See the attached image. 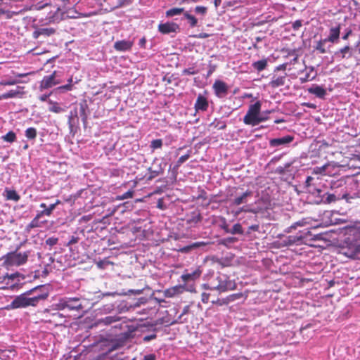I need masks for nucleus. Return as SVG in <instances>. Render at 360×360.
I'll return each mask as SVG.
<instances>
[{
  "mask_svg": "<svg viewBox=\"0 0 360 360\" xmlns=\"http://www.w3.org/2000/svg\"><path fill=\"white\" fill-rule=\"evenodd\" d=\"M44 289V286L39 285L15 297L7 309H14L37 306L39 301L46 300L49 295L48 290Z\"/></svg>",
  "mask_w": 360,
  "mask_h": 360,
  "instance_id": "f257e3e1",
  "label": "nucleus"
},
{
  "mask_svg": "<svg viewBox=\"0 0 360 360\" xmlns=\"http://www.w3.org/2000/svg\"><path fill=\"white\" fill-rule=\"evenodd\" d=\"M340 252L347 257H358L360 254V229H350L348 230Z\"/></svg>",
  "mask_w": 360,
  "mask_h": 360,
  "instance_id": "f03ea898",
  "label": "nucleus"
},
{
  "mask_svg": "<svg viewBox=\"0 0 360 360\" xmlns=\"http://www.w3.org/2000/svg\"><path fill=\"white\" fill-rule=\"evenodd\" d=\"M261 108L262 103L259 101L250 105L243 120L244 124L254 127L267 120L269 119L267 115L270 113L271 111L267 110L262 113Z\"/></svg>",
  "mask_w": 360,
  "mask_h": 360,
  "instance_id": "7ed1b4c3",
  "label": "nucleus"
},
{
  "mask_svg": "<svg viewBox=\"0 0 360 360\" xmlns=\"http://www.w3.org/2000/svg\"><path fill=\"white\" fill-rule=\"evenodd\" d=\"M203 288L205 290H217L219 292H224L228 290H233L236 288V284L231 281L225 274H219L213 278L210 284H204Z\"/></svg>",
  "mask_w": 360,
  "mask_h": 360,
  "instance_id": "20e7f679",
  "label": "nucleus"
},
{
  "mask_svg": "<svg viewBox=\"0 0 360 360\" xmlns=\"http://www.w3.org/2000/svg\"><path fill=\"white\" fill-rule=\"evenodd\" d=\"M29 257V252H12L5 256L4 264L7 266H20L25 264Z\"/></svg>",
  "mask_w": 360,
  "mask_h": 360,
  "instance_id": "39448f33",
  "label": "nucleus"
},
{
  "mask_svg": "<svg viewBox=\"0 0 360 360\" xmlns=\"http://www.w3.org/2000/svg\"><path fill=\"white\" fill-rule=\"evenodd\" d=\"M60 83V80L57 79V72L54 71L51 75L44 77L40 82L39 89L41 91L53 87Z\"/></svg>",
  "mask_w": 360,
  "mask_h": 360,
  "instance_id": "423d86ee",
  "label": "nucleus"
},
{
  "mask_svg": "<svg viewBox=\"0 0 360 360\" xmlns=\"http://www.w3.org/2000/svg\"><path fill=\"white\" fill-rule=\"evenodd\" d=\"M79 298L77 297H70L60 299L58 303L56 304L58 309H64L68 308L70 310H79L82 309V304L70 305V302H78Z\"/></svg>",
  "mask_w": 360,
  "mask_h": 360,
  "instance_id": "0eeeda50",
  "label": "nucleus"
},
{
  "mask_svg": "<svg viewBox=\"0 0 360 360\" xmlns=\"http://www.w3.org/2000/svg\"><path fill=\"white\" fill-rule=\"evenodd\" d=\"M213 89L214 90L215 94L219 98L224 97L228 91L227 84L221 80H216L214 82L213 84Z\"/></svg>",
  "mask_w": 360,
  "mask_h": 360,
  "instance_id": "6e6552de",
  "label": "nucleus"
},
{
  "mask_svg": "<svg viewBox=\"0 0 360 360\" xmlns=\"http://www.w3.org/2000/svg\"><path fill=\"white\" fill-rule=\"evenodd\" d=\"M293 139V136L288 135L283 137L271 139L269 141V145L271 147H278L280 146L288 145L291 143Z\"/></svg>",
  "mask_w": 360,
  "mask_h": 360,
  "instance_id": "1a4fd4ad",
  "label": "nucleus"
},
{
  "mask_svg": "<svg viewBox=\"0 0 360 360\" xmlns=\"http://www.w3.org/2000/svg\"><path fill=\"white\" fill-rule=\"evenodd\" d=\"M134 42L129 40L117 41L114 44V48L119 51H126L131 49Z\"/></svg>",
  "mask_w": 360,
  "mask_h": 360,
  "instance_id": "9d476101",
  "label": "nucleus"
},
{
  "mask_svg": "<svg viewBox=\"0 0 360 360\" xmlns=\"http://www.w3.org/2000/svg\"><path fill=\"white\" fill-rule=\"evenodd\" d=\"M178 28L179 26L176 24L169 22L160 24L158 26L159 31L162 34L175 32Z\"/></svg>",
  "mask_w": 360,
  "mask_h": 360,
  "instance_id": "9b49d317",
  "label": "nucleus"
},
{
  "mask_svg": "<svg viewBox=\"0 0 360 360\" xmlns=\"http://www.w3.org/2000/svg\"><path fill=\"white\" fill-rule=\"evenodd\" d=\"M22 89L23 87L18 86L16 89H12L6 93L0 94V100H5L21 96L23 94V92L20 90Z\"/></svg>",
  "mask_w": 360,
  "mask_h": 360,
  "instance_id": "f8f14e48",
  "label": "nucleus"
},
{
  "mask_svg": "<svg viewBox=\"0 0 360 360\" xmlns=\"http://www.w3.org/2000/svg\"><path fill=\"white\" fill-rule=\"evenodd\" d=\"M184 290L185 285H179L166 290L165 295L167 297H173L177 295L181 294Z\"/></svg>",
  "mask_w": 360,
  "mask_h": 360,
  "instance_id": "ddd939ff",
  "label": "nucleus"
},
{
  "mask_svg": "<svg viewBox=\"0 0 360 360\" xmlns=\"http://www.w3.org/2000/svg\"><path fill=\"white\" fill-rule=\"evenodd\" d=\"M55 29L52 27L39 28L33 32V37L38 39L41 36L49 37L55 33Z\"/></svg>",
  "mask_w": 360,
  "mask_h": 360,
  "instance_id": "4468645a",
  "label": "nucleus"
},
{
  "mask_svg": "<svg viewBox=\"0 0 360 360\" xmlns=\"http://www.w3.org/2000/svg\"><path fill=\"white\" fill-rule=\"evenodd\" d=\"M3 195L6 200H13L18 202L20 199V195L15 191L6 188L3 193Z\"/></svg>",
  "mask_w": 360,
  "mask_h": 360,
  "instance_id": "2eb2a0df",
  "label": "nucleus"
},
{
  "mask_svg": "<svg viewBox=\"0 0 360 360\" xmlns=\"http://www.w3.org/2000/svg\"><path fill=\"white\" fill-rule=\"evenodd\" d=\"M309 93L316 95L319 98H323L326 91L322 86L314 84L308 89Z\"/></svg>",
  "mask_w": 360,
  "mask_h": 360,
  "instance_id": "dca6fc26",
  "label": "nucleus"
},
{
  "mask_svg": "<svg viewBox=\"0 0 360 360\" xmlns=\"http://www.w3.org/2000/svg\"><path fill=\"white\" fill-rule=\"evenodd\" d=\"M208 107V103L204 96L199 95L195 104V108L197 111H205Z\"/></svg>",
  "mask_w": 360,
  "mask_h": 360,
  "instance_id": "f3484780",
  "label": "nucleus"
},
{
  "mask_svg": "<svg viewBox=\"0 0 360 360\" xmlns=\"http://www.w3.org/2000/svg\"><path fill=\"white\" fill-rule=\"evenodd\" d=\"M286 75L284 76H276L274 75L271 82H269V86L272 88H277L281 86H283L285 82Z\"/></svg>",
  "mask_w": 360,
  "mask_h": 360,
  "instance_id": "a211bd4d",
  "label": "nucleus"
},
{
  "mask_svg": "<svg viewBox=\"0 0 360 360\" xmlns=\"http://www.w3.org/2000/svg\"><path fill=\"white\" fill-rule=\"evenodd\" d=\"M201 275V271L198 269L193 271L192 273L184 274L181 275V278L184 282H187L189 281H194L198 278Z\"/></svg>",
  "mask_w": 360,
  "mask_h": 360,
  "instance_id": "6ab92c4d",
  "label": "nucleus"
},
{
  "mask_svg": "<svg viewBox=\"0 0 360 360\" xmlns=\"http://www.w3.org/2000/svg\"><path fill=\"white\" fill-rule=\"evenodd\" d=\"M305 70L307 71V73L304 77L300 78L302 84L314 79L317 75L316 73L312 74L314 72V68L312 66L306 68Z\"/></svg>",
  "mask_w": 360,
  "mask_h": 360,
  "instance_id": "aec40b11",
  "label": "nucleus"
},
{
  "mask_svg": "<svg viewBox=\"0 0 360 360\" xmlns=\"http://www.w3.org/2000/svg\"><path fill=\"white\" fill-rule=\"evenodd\" d=\"M252 193L250 191H246L243 193L240 196L236 197L233 203L235 205H239L240 204L246 203L248 201V198L250 196Z\"/></svg>",
  "mask_w": 360,
  "mask_h": 360,
  "instance_id": "412c9836",
  "label": "nucleus"
},
{
  "mask_svg": "<svg viewBox=\"0 0 360 360\" xmlns=\"http://www.w3.org/2000/svg\"><path fill=\"white\" fill-rule=\"evenodd\" d=\"M340 36V28L339 27H332L330 30V34L328 36V38L326 39L327 41H330L332 43H334Z\"/></svg>",
  "mask_w": 360,
  "mask_h": 360,
  "instance_id": "4be33fe9",
  "label": "nucleus"
},
{
  "mask_svg": "<svg viewBox=\"0 0 360 360\" xmlns=\"http://www.w3.org/2000/svg\"><path fill=\"white\" fill-rule=\"evenodd\" d=\"M304 236H290L287 238L286 240H285V244L286 245H291L295 243H298L302 241Z\"/></svg>",
  "mask_w": 360,
  "mask_h": 360,
  "instance_id": "5701e85b",
  "label": "nucleus"
},
{
  "mask_svg": "<svg viewBox=\"0 0 360 360\" xmlns=\"http://www.w3.org/2000/svg\"><path fill=\"white\" fill-rule=\"evenodd\" d=\"M326 167H327V172H330V174H326V176H332L335 175L338 173V165L335 162H328L326 164Z\"/></svg>",
  "mask_w": 360,
  "mask_h": 360,
  "instance_id": "b1692460",
  "label": "nucleus"
},
{
  "mask_svg": "<svg viewBox=\"0 0 360 360\" xmlns=\"http://www.w3.org/2000/svg\"><path fill=\"white\" fill-rule=\"evenodd\" d=\"M266 65H267V60L266 59L258 60V61H256L252 63L253 68L259 72L264 70L266 68Z\"/></svg>",
  "mask_w": 360,
  "mask_h": 360,
  "instance_id": "393cba45",
  "label": "nucleus"
},
{
  "mask_svg": "<svg viewBox=\"0 0 360 360\" xmlns=\"http://www.w3.org/2000/svg\"><path fill=\"white\" fill-rule=\"evenodd\" d=\"M349 54L351 56V48L349 46H346L342 49H340L338 51L335 52V55L341 58H345L346 57V54Z\"/></svg>",
  "mask_w": 360,
  "mask_h": 360,
  "instance_id": "a878e982",
  "label": "nucleus"
},
{
  "mask_svg": "<svg viewBox=\"0 0 360 360\" xmlns=\"http://www.w3.org/2000/svg\"><path fill=\"white\" fill-rule=\"evenodd\" d=\"M43 215L41 214V212L38 213L36 217L31 221V222L28 224L27 226V228L28 229H33V228H36V227H40L41 226V224H40V222H39V219L42 217Z\"/></svg>",
  "mask_w": 360,
  "mask_h": 360,
  "instance_id": "bb28decb",
  "label": "nucleus"
},
{
  "mask_svg": "<svg viewBox=\"0 0 360 360\" xmlns=\"http://www.w3.org/2000/svg\"><path fill=\"white\" fill-rule=\"evenodd\" d=\"M308 224V221L306 219H302L300 221H297L292 224L288 230V232H290L292 229H296L297 227L304 226Z\"/></svg>",
  "mask_w": 360,
  "mask_h": 360,
  "instance_id": "cd10ccee",
  "label": "nucleus"
},
{
  "mask_svg": "<svg viewBox=\"0 0 360 360\" xmlns=\"http://www.w3.org/2000/svg\"><path fill=\"white\" fill-rule=\"evenodd\" d=\"M72 81V79L70 78L68 80L69 83L68 84L60 86L56 88L54 91L56 92H59V93H63L66 91H70L72 89V85L71 84Z\"/></svg>",
  "mask_w": 360,
  "mask_h": 360,
  "instance_id": "c85d7f7f",
  "label": "nucleus"
},
{
  "mask_svg": "<svg viewBox=\"0 0 360 360\" xmlns=\"http://www.w3.org/2000/svg\"><path fill=\"white\" fill-rule=\"evenodd\" d=\"M326 169H327V167H326V165L321 166V167H316L312 170L313 174H321L326 176V174H330L328 171L326 172Z\"/></svg>",
  "mask_w": 360,
  "mask_h": 360,
  "instance_id": "c756f323",
  "label": "nucleus"
},
{
  "mask_svg": "<svg viewBox=\"0 0 360 360\" xmlns=\"http://www.w3.org/2000/svg\"><path fill=\"white\" fill-rule=\"evenodd\" d=\"M184 9L183 8H174L168 10L166 12V15L168 17H171V16L181 14V13L184 12Z\"/></svg>",
  "mask_w": 360,
  "mask_h": 360,
  "instance_id": "7c9ffc66",
  "label": "nucleus"
},
{
  "mask_svg": "<svg viewBox=\"0 0 360 360\" xmlns=\"http://www.w3.org/2000/svg\"><path fill=\"white\" fill-rule=\"evenodd\" d=\"M25 136L29 139H34L37 136V130L34 127H30L25 131Z\"/></svg>",
  "mask_w": 360,
  "mask_h": 360,
  "instance_id": "2f4dec72",
  "label": "nucleus"
},
{
  "mask_svg": "<svg viewBox=\"0 0 360 360\" xmlns=\"http://www.w3.org/2000/svg\"><path fill=\"white\" fill-rule=\"evenodd\" d=\"M184 16L189 21L191 27H193L197 25L198 20L195 16L190 15L188 12L184 13Z\"/></svg>",
  "mask_w": 360,
  "mask_h": 360,
  "instance_id": "473e14b6",
  "label": "nucleus"
},
{
  "mask_svg": "<svg viewBox=\"0 0 360 360\" xmlns=\"http://www.w3.org/2000/svg\"><path fill=\"white\" fill-rule=\"evenodd\" d=\"M2 139L5 141H7V142H9V143H13V141H15V140L16 139V135H15V134L13 131H9L6 135H4L2 137Z\"/></svg>",
  "mask_w": 360,
  "mask_h": 360,
  "instance_id": "72a5a7b5",
  "label": "nucleus"
},
{
  "mask_svg": "<svg viewBox=\"0 0 360 360\" xmlns=\"http://www.w3.org/2000/svg\"><path fill=\"white\" fill-rule=\"evenodd\" d=\"M51 105L49 108V110L56 113H60L63 111V108H60L58 103H53L51 101H49Z\"/></svg>",
  "mask_w": 360,
  "mask_h": 360,
  "instance_id": "f704fd0d",
  "label": "nucleus"
},
{
  "mask_svg": "<svg viewBox=\"0 0 360 360\" xmlns=\"http://www.w3.org/2000/svg\"><path fill=\"white\" fill-rule=\"evenodd\" d=\"M326 41V39L317 41L316 49L318 50L321 53H325L326 52V50L324 48V44Z\"/></svg>",
  "mask_w": 360,
  "mask_h": 360,
  "instance_id": "c9c22d12",
  "label": "nucleus"
},
{
  "mask_svg": "<svg viewBox=\"0 0 360 360\" xmlns=\"http://www.w3.org/2000/svg\"><path fill=\"white\" fill-rule=\"evenodd\" d=\"M231 234H242L243 233L242 226L240 224H236L229 231Z\"/></svg>",
  "mask_w": 360,
  "mask_h": 360,
  "instance_id": "e433bc0d",
  "label": "nucleus"
},
{
  "mask_svg": "<svg viewBox=\"0 0 360 360\" xmlns=\"http://www.w3.org/2000/svg\"><path fill=\"white\" fill-rule=\"evenodd\" d=\"M19 82H20V81L18 79H8V80L4 79V80L0 81V85L11 86V85H14V84H18Z\"/></svg>",
  "mask_w": 360,
  "mask_h": 360,
  "instance_id": "4c0bfd02",
  "label": "nucleus"
},
{
  "mask_svg": "<svg viewBox=\"0 0 360 360\" xmlns=\"http://www.w3.org/2000/svg\"><path fill=\"white\" fill-rule=\"evenodd\" d=\"M55 205L51 204L48 207H46L44 210L41 212V214L50 216L52 212L55 210Z\"/></svg>",
  "mask_w": 360,
  "mask_h": 360,
  "instance_id": "58836bf2",
  "label": "nucleus"
},
{
  "mask_svg": "<svg viewBox=\"0 0 360 360\" xmlns=\"http://www.w3.org/2000/svg\"><path fill=\"white\" fill-rule=\"evenodd\" d=\"M162 146V141L161 139H155L152 141L150 147L155 150L157 148H160Z\"/></svg>",
  "mask_w": 360,
  "mask_h": 360,
  "instance_id": "ea45409f",
  "label": "nucleus"
},
{
  "mask_svg": "<svg viewBox=\"0 0 360 360\" xmlns=\"http://www.w3.org/2000/svg\"><path fill=\"white\" fill-rule=\"evenodd\" d=\"M118 319H117L115 316H106L103 319H102L101 322H103L105 325L111 324L112 323H114L117 321Z\"/></svg>",
  "mask_w": 360,
  "mask_h": 360,
  "instance_id": "a19ab883",
  "label": "nucleus"
},
{
  "mask_svg": "<svg viewBox=\"0 0 360 360\" xmlns=\"http://www.w3.org/2000/svg\"><path fill=\"white\" fill-rule=\"evenodd\" d=\"M132 197H133V191H128L127 192L123 193L122 195H118L117 197V199L120 200H124V199L131 198Z\"/></svg>",
  "mask_w": 360,
  "mask_h": 360,
  "instance_id": "79ce46f5",
  "label": "nucleus"
},
{
  "mask_svg": "<svg viewBox=\"0 0 360 360\" xmlns=\"http://www.w3.org/2000/svg\"><path fill=\"white\" fill-rule=\"evenodd\" d=\"M207 8L205 6H198L195 8V12L198 14L205 15Z\"/></svg>",
  "mask_w": 360,
  "mask_h": 360,
  "instance_id": "37998d69",
  "label": "nucleus"
},
{
  "mask_svg": "<svg viewBox=\"0 0 360 360\" xmlns=\"http://www.w3.org/2000/svg\"><path fill=\"white\" fill-rule=\"evenodd\" d=\"M190 158V153L181 156L177 160V166H180L181 164L185 162Z\"/></svg>",
  "mask_w": 360,
  "mask_h": 360,
  "instance_id": "c03bdc74",
  "label": "nucleus"
},
{
  "mask_svg": "<svg viewBox=\"0 0 360 360\" xmlns=\"http://www.w3.org/2000/svg\"><path fill=\"white\" fill-rule=\"evenodd\" d=\"M20 276V274L19 273H15V274H6L3 278L5 280L6 278H8V279H10V280H15V278H18Z\"/></svg>",
  "mask_w": 360,
  "mask_h": 360,
  "instance_id": "a18cd8bd",
  "label": "nucleus"
},
{
  "mask_svg": "<svg viewBox=\"0 0 360 360\" xmlns=\"http://www.w3.org/2000/svg\"><path fill=\"white\" fill-rule=\"evenodd\" d=\"M58 243V238H53V237H51V238H49L46 240V243L50 246H53L55 245L56 243Z\"/></svg>",
  "mask_w": 360,
  "mask_h": 360,
  "instance_id": "49530a36",
  "label": "nucleus"
},
{
  "mask_svg": "<svg viewBox=\"0 0 360 360\" xmlns=\"http://www.w3.org/2000/svg\"><path fill=\"white\" fill-rule=\"evenodd\" d=\"M338 200L337 197L334 194H327V197L326 199V202L330 203L332 202H335Z\"/></svg>",
  "mask_w": 360,
  "mask_h": 360,
  "instance_id": "de8ad7c7",
  "label": "nucleus"
},
{
  "mask_svg": "<svg viewBox=\"0 0 360 360\" xmlns=\"http://www.w3.org/2000/svg\"><path fill=\"white\" fill-rule=\"evenodd\" d=\"M201 300L204 303H207L210 297V294L203 292L201 295Z\"/></svg>",
  "mask_w": 360,
  "mask_h": 360,
  "instance_id": "09e8293b",
  "label": "nucleus"
},
{
  "mask_svg": "<svg viewBox=\"0 0 360 360\" xmlns=\"http://www.w3.org/2000/svg\"><path fill=\"white\" fill-rule=\"evenodd\" d=\"M302 26V22L300 20H296L293 25H292V27L295 29V30H298L300 27Z\"/></svg>",
  "mask_w": 360,
  "mask_h": 360,
  "instance_id": "8fccbe9b",
  "label": "nucleus"
},
{
  "mask_svg": "<svg viewBox=\"0 0 360 360\" xmlns=\"http://www.w3.org/2000/svg\"><path fill=\"white\" fill-rule=\"evenodd\" d=\"M184 73L186 75H194L195 72L191 70V69H186L184 70Z\"/></svg>",
  "mask_w": 360,
  "mask_h": 360,
  "instance_id": "3c124183",
  "label": "nucleus"
},
{
  "mask_svg": "<svg viewBox=\"0 0 360 360\" xmlns=\"http://www.w3.org/2000/svg\"><path fill=\"white\" fill-rule=\"evenodd\" d=\"M154 338H155V335H152L145 336V337L143 338V340H144L145 341H149V340H152V339H154Z\"/></svg>",
  "mask_w": 360,
  "mask_h": 360,
  "instance_id": "603ef678",
  "label": "nucleus"
},
{
  "mask_svg": "<svg viewBox=\"0 0 360 360\" xmlns=\"http://www.w3.org/2000/svg\"><path fill=\"white\" fill-rule=\"evenodd\" d=\"M50 96V94H44V95H42L40 96L39 99L41 101H46L47 100V98H49V96Z\"/></svg>",
  "mask_w": 360,
  "mask_h": 360,
  "instance_id": "864d4df0",
  "label": "nucleus"
},
{
  "mask_svg": "<svg viewBox=\"0 0 360 360\" xmlns=\"http://www.w3.org/2000/svg\"><path fill=\"white\" fill-rule=\"evenodd\" d=\"M285 68H286V64H282L276 68V70H285Z\"/></svg>",
  "mask_w": 360,
  "mask_h": 360,
  "instance_id": "5fc2aeb1",
  "label": "nucleus"
},
{
  "mask_svg": "<svg viewBox=\"0 0 360 360\" xmlns=\"http://www.w3.org/2000/svg\"><path fill=\"white\" fill-rule=\"evenodd\" d=\"M144 360H155V356L152 354L146 355L144 357Z\"/></svg>",
  "mask_w": 360,
  "mask_h": 360,
  "instance_id": "6e6d98bb",
  "label": "nucleus"
},
{
  "mask_svg": "<svg viewBox=\"0 0 360 360\" xmlns=\"http://www.w3.org/2000/svg\"><path fill=\"white\" fill-rule=\"evenodd\" d=\"M205 245V243H203V242H198V243H193V244L191 245V247L195 248V247H199V246H200V245Z\"/></svg>",
  "mask_w": 360,
  "mask_h": 360,
  "instance_id": "4d7b16f0",
  "label": "nucleus"
},
{
  "mask_svg": "<svg viewBox=\"0 0 360 360\" xmlns=\"http://www.w3.org/2000/svg\"><path fill=\"white\" fill-rule=\"evenodd\" d=\"M77 238H75V237H72L71 240H70L69 242V244H74V243H77Z\"/></svg>",
  "mask_w": 360,
  "mask_h": 360,
  "instance_id": "13d9d810",
  "label": "nucleus"
},
{
  "mask_svg": "<svg viewBox=\"0 0 360 360\" xmlns=\"http://www.w3.org/2000/svg\"><path fill=\"white\" fill-rule=\"evenodd\" d=\"M146 41L145 38L141 39L140 41H139L140 46H143L145 45V44H146Z\"/></svg>",
  "mask_w": 360,
  "mask_h": 360,
  "instance_id": "bf43d9fd",
  "label": "nucleus"
},
{
  "mask_svg": "<svg viewBox=\"0 0 360 360\" xmlns=\"http://www.w3.org/2000/svg\"><path fill=\"white\" fill-rule=\"evenodd\" d=\"M313 178L311 176H308L306 179V184L307 186H309L310 182L312 181Z\"/></svg>",
  "mask_w": 360,
  "mask_h": 360,
  "instance_id": "052dcab7",
  "label": "nucleus"
},
{
  "mask_svg": "<svg viewBox=\"0 0 360 360\" xmlns=\"http://www.w3.org/2000/svg\"><path fill=\"white\" fill-rule=\"evenodd\" d=\"M214 4L215 7L217 8L221 4V0H214Z\"/></svg>",
  "mask_w": 360,
  "mask_h": 360,
  "instance_id": "680f3d73",
  "label": "nucleus"
},
{
  "mask_svg": "<svg viewBox=\"0 0 360 360\" xmlns=\"http://www.w3.org/2000/svg\"><path fill=\"white\" fill-rule=\"evenodd\" d=\"M185 290L189 291V292H195V288L193 286H190L188 288H185Z\"/></svg>",
  "mask_w": 360,
  "mask_h": 360,
  "instance_id": "e2e57ef3",
  "label": "nucleus"
},
{
  "mask_svg": "<svg viewBox=\"0 0 360 360\" xmlns=\"http://www.w3.org/2000/svg\"><path fill=\"white\" fill-rule=\"evenodd\" d=\"M27 75H28V73L17 74L16 77H24L27 76Z\"/></svg>",
  "mask_w": 360,
  "mask_h": 360,
  "instance_id": "0e129e2a",
  "label": "nucleus"
},
{
  "mask_svg": "<svg viewBox=\"0 0 360 360\" xmlns=\"http://www.w3.org/2000/svg\"><path fill=\"white\" fill-rule=\"evenodd\" d=\"M350 33H351V31H349V32H347V34H345L342 37V39H345V40H346V39L348 38V37H349V35L350 34Z\"/></svg>",
  "mask_w": 360,
  "mask_h": 360,
  "instance_id": "69168bd1",
  "label": "nucleus"
},
{
  "mask_svg": "<svg viewBox=\"0 0 360 360\" xmlns=\"http://www.w3.org/2000/svg\"><path fill=\"white\" fill-rule=\"evenodd\" d=\"M188 307H186L184 310H183V312L181 314V316L184 315V314H186L187 312H188Z\"/></svg>",
  "mask_w": 360,
  "mask_h": 360,
  "instance_id": "338daca9",
  "label": "nucleus"
},
{
  "mask_svg": "<svg viewBox=\"0 0 360 360\" xmlns=\"http://www.w3.org/2000/svg\"><path fill=\"white\" fill-rule=\"evenodd\" d=\"M283 122H284V120L283 119L276 120L274 121V122L276 123V124L282 123Z\"/></svg>",
  "mask_w": 360,
  "mask_h": 360,
  "instance_id": "774afa93",
  "label": "nucleus"
}]
</instances>
